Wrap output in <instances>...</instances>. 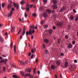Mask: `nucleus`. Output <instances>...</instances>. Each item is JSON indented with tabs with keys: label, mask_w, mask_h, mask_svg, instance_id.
<instances>
[{
	"label": "nucleus",
	"mask_w": 78,
	"mask_h": 78,
	"mask_svg": "<svg viewBox=\"0 0 78 78\" xmlns=\"http://www.w3.org/2000/svg\"><path fill=\"white\" fill-rule=\"evenodd\" d=\"M56 64L58 66H59L60 64V62L59 61H56Z\"/></svg>",
	"instance_id": "obj_20"
},
{
	"label": "nucleus",
	"mask_w": 78,
	"mask_h": 78,
	"mask_svg": "<svg viewBox=\"0 0 78 78\" xmlns=\"http://www.w3.org/2000/svg\"><path fill=\"white\" fill-rule=\"evenodd\" d=\"M33 50L34 51H36V48H34V49Z\"/></svg>",
	"instance_id": "obj_62"
},
{
	"label": "nucleus",
	"mask_w": 78,
	"mask_h": 78,
	"mask_svg": "<svg viewBox=\"0 0 78 78\" xmlns=\"http://www.w3.org/2000/svg\"><path fill=\"white\" fill-rule=\"evenodd\" d=\"M26 76H29V78H33V76L32 75H30V73H28L25 75Z\"/></svg>",
	"instance_id": "obj_4"
},
{
	"label": "nucleus",
	"mask_w": 78,
	"mask_h": 78,
	"mask_svg": "<svg viewBox=\"0 0 78 78\" xmlns=\"http://www.w3.org/2000/svg\"><path fill=\"white\" fill-rule=\"evenodd\" d=\"M75 41H73V45H74L75 44Z\"/></svg>",
	"instance_id": "obj_50"
},
{
	"label": "nucleus",
	"mask_w": 78,
	"mask_h": 78,
	"mask_svg": "<svg viewBox=\"0 0 78 78\" xmlns=\"http://www.w3.org/2000/svg\"><path fill=\"white\" fill-rule=\"evenodd\" d=\"M32 31H31V30L30 29L29 30V33H32Z\"/></svg>",
	"instance_id": "obj_59"
},
{
	"label": "nucleus",
	"mask_w": 78,
	"mask_h": 78,
	"mask_svg": "<svg viewBox=\"0 0 78 78\" xmlns=\"http://www.w3.org/2000/svg\"><path fill=\"white\" fill-rule=\"evenodd\" d=\"M28 61L27 60L25 62H24L25 65V64H27V63H28Z\"/></svg>",
	"instance_id": "obj_43"
},
{
	"label": "nucleus",
	"mask_w": 78,
	"mask_h": 78,
	"mask_svg": "<svg viewBox=\"0 0 78 78\" xmlns=\"http://www.w3.org/2000/svg\"><path fill=\"white\" fill-rule=\"evenodd\" d=\"M8 61V59L5 58L3 60L4 63L5 64H6V62Z\"/></svg>",
	"instance_id": "obj_12"
},
{
	"label": "nucleus",
	"mask_w": 78,
	"mask_h": 78,
	"mask_svg": "<svg viewBox=\"0 0 78 78\" xmlns=\"http://www.w3.org/2000/svg\"><path fill=\"white\" fill-rule=\"evenodd\" d=\"M15 31V27H12L11 31L12 32Z\"/></svg>",
	"instance_id": "obj_15"
},
{
	"label": "nucleus",
	"mask_w": 78,
	"mask_h": 78,
	"mask_svg": "<svg viewBox=\"0 0 78 78\" xmlns=\"http://www.w3.org/2000/svg\"><path fill=\"white\" fill-rule=\"evenodd\" d=\"M36 14L35 13H34L33 14V16H34V17H36Z\"/></svg>",
	"instance_id": "obj_38"
},
{
	"label": "nucleus",
	"mask_w": 78,
	"mask_h": 78,
	"mask_svg": "<svg viewBox=\"0 0 78 78\" xmlns=\"http://www.w3.org/2000/svg\"><path fill=\"white\" fill-rule=\"evenodd\" d=\"M43 47L44 48L45 47V46L44 45V44L43 45Z\"/></svg>",
	"instance_id": "obj_58"
},
{
	"label": "nucleus",
	"mask_w": 78,
	"mask_h": 78,
	"mask_svg": "<svg viewBox=\"0 0 78 78\" xmlns=\"http://www.w3.org/2000/svg\"><path fill=\"white\" fill-rule=\"evenodd\" d=\"M73 18H74V17H73V16H70V19H71V20H73Z\"/></svg>",
	"instance_id": "obj_36"
},
{
	"label": "nucleus",
	"mask_w": 78,
	"mask_h": 78,
	"mask_svg": "<svg viewBox=\"0 0 78 78\" xmlns=\"http://www.w3.org/2000/svg\"><path fill=\"white\" fill-rule=\"evenodd\" d=\"M36 69V68H34V74H35L36 73V72L35 71Z\"/></svg>",
	"instance_id": "obj_42"
},
{
	"label": "nucleus",
	"mask_w": 78,
	"mask_h": 78,
	"mask_svg": "<svg viewBox=\"0 0 78 78\" xmlns=\"http://www.w3.org/2000/svg\"><path fill=\"white\" fill-rule=\"evenodd\" d=\"M2 62H4V60H2L0 61V63H2Z\"/></svg>",
	"instance_id": "obj_46"
},
{
	"label": "nucleus",
	"mask_w": 78,
	"mask_h": 78,
	"mask_svg": "<svg viewBox=\"0 0 78 78\" xmlns=\"http://www.w3.org/2000/svg\"><path fill=\"white\" fill-rule=\"evenodd\" d=\"M16 47L15 46H14V51L15 53H16Z\"/></svg>",
	"instance_id": "obj_34"
},
{
	"label": "nucleus",
	"mask_w": 78,
	"mask_h": 78,
	"mask_svg": "<svg viewBox=\"0 0 78 78\" xmlns=\"http://www.w3.org/2000/svg\"><path fill=\"white\" fill-rule=\"evenodd\" d=\"M58 77V76L56 74H55V78H57Z\"/></svg>",
	"instance_id": "obj_49"
},
{
	"label": "nucleus",
	"mask_w": 78,
	"mask_h": 78,
	"mask_svg": "<svg viewBox=\"0 0 78 78\" xmlns=\"http://www.w3.org/2000/svg\"><path fill=\"white\" fill-rule=\"evenodd\" d=\"M75 20L76 21H78V16H77L75 19Z\"/></svg>",
	"instance_id": "obj_37"
},
{
	"label": "nucleus",
	"mask_w": 78,
	"mask_h": 78,
	"mask_svg": "<svg viewBox=\"0 0 78 78\" xmlns=\"http://www.w3.org/2000/svg\"><path fill=\"white\" fill-rule=\"evenodd\" d=\"M31 52L32 53H34V50L33 49L32 50Z\"/></svg>",
	"instance_id": "obj_56"
},
{
	"label": "nucleus",
	"mask_w": 78,
	"mask_h": 78,
	"mask_svg": "<svg viewBox=\"0 0 78 78\" xmlns=\"http://www.w3.org/2000/svg\"><path fill=\"white\" fill-rule=\"evenodd\" d=\"M68 47L69 48H71L72 47V45L71 44H69L68 45Z\"/></svg>",
	"instance_id": "obj_11"
},
{
	"label": "nucleus",
	"mask_w": 78,
	"mask_h": 78,
	"mask_svg": "<svg viewBox=\"0 0 78 78\" xmlns=\"http://www.w3.org/2000/svg\"><path fill=\"white\" fill-rule=\"evenodd\" d=\"M10 48L11 49L12 48V41L11 42Z\"/></svg>",
	"instance_id": "obj_27"
},
{
	"label": "nucleus",
	"mask_w": 78,
	"mask_h": 78,
	"mask_svg": "<svg viewBox=\"0 0 78 78\" xmlns=\"http://www.w3.org/2000/svg\"><path fill=\"white\" fill-rule=\"evenodd\" d=\"M14 8H12V11H11L10 12L9 14H8V17H9L10 16H11L12 15V14H13V11H14Z\"/></svg>",
	"instance_id": "obj_1"
},
{
	"label": "nucleus",
	"mask_w": 78,
	"mask_h": 78,
	"mask_svg": "<svg viewBox=\"0 0 78 78\" xmlns=\"http://www.w3.org/2000/svg\"><path fill=\"white\" fill-rule=\"evenodd\" d=\"M29 34V32L27 31L26 33V35H27V36H28V34Z\"/></svg>",
	"instance_id": "obj_40"
},
{
	"label": "nucleus",
	"mask_w": 78,
	"mask_h": 78,
	"mask_svg": "<svg viewBox=\"0 0 78 78\" xmlns=\"http://www.w3.org/2000/svg\"><path fill=\"white\" fill-rule=\"evenodd\" d=\"M43 2L44 3V5H45L46 3L47 2V0H43Z\"/></svg>",
	"instance_id": "obj_29"
},
{
	"label": "nucleus",
	"mask_w": 78,
	"mask_h": 78,
	"mask_svg": "<svg viewBox=\"0 0 78 78\" xmlns=\"http://www.w3.org/2000/svg\"><path fill=\"white\" fill-rule=\"evenodd\" d=\"M31 70V68H27L25 70V72L26 73L28 72H29V73H30Z\"/></svg>",
	"instance_id": "obj_5"
},
{
	"label": "nucleus",
	"mask_w": 78,
	"mask_h": 78,
	"mask_svg": "<svg viewBox=\"0 0 78 78\" xmlns=\"http://www.w3.org/2000/svg\"><path fill=\"white\" fill-rule=\"evenodd\" d=\"M13 77L14 78H18V76L17 75H14L13 76Z\"/></svg>",
	"instance_id": "obj_26"
},
{
	"label": "nucleus",
	"mask_w": 78,
	"mask_h": 78,
	"mask_svg": "<svg viewBox=\"0 0 78 78\" xmlns=\"http://www.w3.org/2000/svg\"><path fill=\"white\" fill-rule=\"evenodd\" d=\"M43 7H41L40 8V10H43Z\"/></svg>",
	"instance_id": "obj_51"
},
{
	"label": "nucleus",
	"mask_w": 78,
	"mask_h": 78,
	"mask_svg": "<svg viewBox=\"0 0 78 78\" xmlns=\"http://www.w3.org/2000/svg\"><path fill=\"white\" fill-rule=\"evenodd\" d=\"M49 34H51L52 32V30H49Z\"/></svg>",
	"instance_id": "obj_25"
},
{
	"label": "nucleus",
	"mask_w": 78,
	"mask_h": 78,
	"mask_svg": "<svg viewBox=\"0 0 78 78\" xmlns=\"http://www.w3.org/2000/svg\"><path fill=\"white\" fill-rule=\"evenodd\" d=\"M61 41V40L60 39H59L58 40V44H60V41Z\"/></svg>",
	"instance_id": "obj_30"
},
{
	"label": "nucleus",
	"mask_w": 78,
	"mask_h": 78,
	"mask_svg": "<svg viewBox=\"0 0 78 78\" xmlns=\"http://www.w3.org/2000/svg\"><path fill=\"white\" fill-rule=\"evenodd\" d=\"M0 41L2 43H3L4 40L2 37L0 36Z\"/></svg>",
	"instance_id": "obj_7"
},
{
	"label": "nucleus",
	"mask_w": 78,
	"mask_h": 78,
	"mask_svg": "<svg viewBox=\"0 0 78 78\" xmlns=\"http://www.w3.org/2000/svg\"><path fill=\"white\" fill-rule=\"evenodd\" d=\"M28 55L29 56H30V55H31V52H30L28 53Z\"/></svg>",
	"instance_id": "obj_52"
},
{
	"label": "nucleus",
	"mask_w": 78,
	"mask_h": 78,
	"mask_svg": "<svg viewBox=\"0 0 78 78\" xmlns=\"http://www.w3.org/2000/svg\"><path fill=\"white\" fill-rule=\"evenodd\" d=\"M66 9V8L65 7H62V9H61L60 10V12H62L65 11Z\"/></svg>",
	"instance_id": "obj_3"
},
{
	"label": "nucleus",
	"mask_w": 78,
	"mask_h": 78,
	"mask_svg": "<svg viewBox=\"0 0 78 78\" xmlns=\"http://www.w3.org/2000/svg\"><path fill=\"white\" fill-rule=\"evenodd\" d=\"M13 4L14 6L16 8L17 10H18L19 8V6L18 4H15V3L14 2H13Z\"/></svg>",
	"instance_id": "obj_2"
},
{
	"label": "nucleus",
	"mask_w": 78,
	"mask_h": 78,
	"mask_svg": "<svg viewBox=\"0 0 78 78\" xmlns=\"http://www.w3.org/2000/svg\"><path fill=\"white\" fill-rule=\"evenodd\" d=\"M71 69H74V70L76 69V68H74V66H72V65H71Z\"/></svg>",
	"instance_id": "obj_24"
},
{
	"label": "nucleus",
	"mask_w": 78,
	"mask_h": 78,
	"mask_svg": "<svg viewBox=\"0 0 78 78\" xmlns=\"http://www.w3.org/2000/svg\"><path fill=\"white\" fill-rule=\"evenodd\" d=\"M48 51L47 50H46L45 51V53L46 54H48Z\"/></svg>",
	"instance_id": "obj_33"
},
{
	"label": "nucleus",
	"mask_w": 78,
	"mask_h": 78,
	"mask_svg": "<svg viewBox=\"0 0 78 78\" xmlns=\"http://www.w3.org/2000/svg\"><path fill=\"white\" fill-rule=\"evenodd\" d=\"M30 5L29 4H27V8H30Z\"/></svg>",
	"instance_id": "obj_35"
},
{
	"label": "nucleus",
	"mask_w": 78,
	"mask_h": 78,
	"mask_svg": "<svg viewBox=\"0 0 78 78\" xmlns=\"http://www.w3.org/2000/svg\"><path fill=\"white\" fill-rule=\"evenodd\" d=\"M43 16L44 18H46V17H47V15L46 12H44L43 13Z\"/></svg>",
	"instance_id": "obj_14"
},
{
	"label": "nucleus",
	"mask_w": 78,
	"mask_h": 78,
	"mask_svg": "<svg viewBox=\"0 0 78 78\" xmlns=\"http://www.w3.org/2000/svg\"><path fill=\"white\" fill-rule=\"evenodd\" d=\"M53 29H54V30H55V29H56V27H55V26H54L53 27Z\"/></svg>",
	"instance_id": "obj_53"
},
{
	"label": "nucleus",
	"mask_w": 78,
	"mask_h": 78,
	"mask_svg": "<svg viewBox=\"0 0 78 78\" xmlns=\"http://www.w3.org/2000/svg\"><path fill=\"white\" fill-rule=\"evenodd\" d=\"M25 3V2L23 0H22V1H21V2H20V4L21 5H23V4H24Z\"/></svg>",
	"instance_id": "obj_22"
},
{
	"label": "nucleus",
	"mask_w": 78,
	"mask_h": 78,
	"mask_svg": "<svg viewBox=\"0 0 78 78\" xmlns=\"http://www.w3.org/2000/svg\"><path fill=\"white\" fill-rule=\"evenodd\" d=\"M53 2L54 4V5H56L57 4V2L55 0H53Z\"/></svg>",
	"instance_id": "obj_19"
},
{
	"label": "nucleus",
	"mask_w": 78,
	"mask_h": 78,
	"mask_svg": "<svg viewBox=\"0 0 78 78\" xmlns=\"http://www.w3.org/2000/svg\"><path fill=\"white\" fill-rule=\"evenodd\" d=\"M31 39H34V36L33 35H32L31 36Z\"/></svg>",
	"instance_id": "obj_61"
},
{
	"label": "nucleus",
	"mask_w": 78,
	"mask_h": 78,
	"mask_svg": "<svg viewBox=\"0 0 78 78\" xmlns=\"http://www.w3.org/2000/svg\"><path fill=\"white\" fill-rule=\"evenodd\" d=\"M21 30H22V29L21 28H20L19 30V31L18 33V34H19V33H20V32H21Z\"/></svg>",
	"instance_id": "obj_32"
},
{
	"label": "nucleus",
	"mask_w": 78,
	"mask_h": 78,
	"mask_svg": "<svg viewBox=\"0 0 78 78\" xmlns=\"http://www.w3.org/2000/svg\"><path fill=\"white\" fill-rule=\"evenodd\" d=\"M2 56L3 57H4L5 58L6 57V56L4 55V54H3L2 55Z\"/></svg>",
	"instance_id": "obj_47"
},
{
	"label": "nucleus",
	"mask_w": 78,
	"mask_h": 78,
	"mask_svg": "<svg viewBox=\"0 0 78 78\" xmlns=\"http://www.w3.org/2000/svg\"><path fill=\"white\" fill-rule=\"evenodd\" d=\"M33 57H34V55H33V54H32V56H31V59H32V58H33Z\"/></svg>",
	"instance_id": "obj_57"
},
{
	"label": "nucleus",
	"mask_w": 78,
	"mask_h": 78,
	"mask_svg": "<svg viewBox=\"0 0 78 78\" xmlns=\"http://www.w3.org/2000/svg\"><path fill=\"white\" fill-rule=\"evenodd\" d=\"M62 23H57L56 25L59 27H61L62 26Z\"/></svg>",
	"instance_id": "obj_6"
},
{
	"label": "nucleus",
	"mask_w": 78,
	"mask_h": 78,
	"mask_svg": "<svg viewBox=\"0 0 78 78\" xmlns=\"http://www.w3.org/2000/svg\"><path fill=\"white\" fill-rule=\"evenodd\" d=\"M73 11L75 13H76V10H73Z\"/></svg>",
	"instance_id": "obj_63"
},
{
	"label": "nucleus",
	"mask_w": 78,
	"mask_h": 78,
	"mask_svg": "<svg viewBox=\"0 0 78 78\" xmlns=\"http://www.w3.org/2000/svg\"><path fill=\"white\" fill-rule=\"evenodd\" d=\"M30 28H33V29H34L35 27V26H33V25H32V26H30Z\"/></svg>",
	"instance_id": "obj_28"
},
{
	"label": "nucleus",
	"mask_w": 78,
	"mask_h": 78,
	"mask_svg": "<svg viewBox=\"0 0 78 78\" xmlns=\"http://www.w3.org/2000/svg\"><path fill=\"white\" fill-rule=\"evenodd\" d=\"M2 67L3 68V71H5V67H4V66H3Z\"/></svg>",
	"instance_id": "obj_39"
},
{
	"label": "nucleus",
	"mask_w": 78,
	"mask_h": 78,
	"mask_svg": "<svg viewBox=\"0 0 78 78\" xmlns=\"http://www.w3.org/2000/svg\"><path fill=\"white\" fill-rule=\"evenodd\" d=\"M52 8L54 9H56L57 8V7L56 5H53Z\"/></svg>",
	"instance_id": "obj_9"
},
{
	"label": "nucleus",
	"mask_w": 78,
	"mask_h": 78,
	"mask_svg": "<svg viewBox=\"0 0 78 78\" xmlns=\"http://www.w3.org/2000/svg\"><path fill=\"white\" fill-rule=\"evenodd\" d=\"M20 62L22 65H24L25 63L23 62L22 61H20Z\"/></svg>",
	"instance_id": "obj_21"
},
{
	"label": "nucleus",
	"mask_w": 78,
	"mask_h": 78,
	"mask_svg": "<svg viewBox=\"0 0 78 78\" xmlns=\"http://www.w3.org/2000/svg\"><path fill=\"white\" fill-rule=\"evenodd\" d=\"M74 63H77V60H74Z\"/></svg>",
	"instance_id": "obj_54"
},
{
	"label": "nucleus",
	"mask_w": 78,
	"mask_h": 78,
	"mask_svg": "<svg viewBox=\"0 0 78 78\" xmlns=\"http://www.w3.org/2000/svg\"><path fill=\"white\" fill-rule=\"evenodd\" d=\"M11 4H8L7 6V9H9L10 8H11Z\"/></svg>",
	"instance_id": "obj_23"
},
{
	"label": "nucleus",
	"mask_w": 78,
	"mask_h": 78,
	"mask_svg": "<svg viewBox=\"0 0 78 78\" xmlns=\"http://www.w3.org/2000/svg\"><path fill=\"white\" fill-rule=\"evenodd\" d=\"M51 69L54 70L55 68V66H54V65H51Z\"/></svg>",
	"instance_id": "obj_17"
},
{
	"label": "nucleus",
	"mask_w": 78,
	"mask_h": 78,
	"mask_svg": "<svg viewBox=\"0 0 78 78\" xmlns=\"http://www.w3.org/2000/svg\"><path fill=\"white\" fill-rule=\"evenodd\" d=\"M30 8L27 7L26 10L27 11H29V10Z\"/></svg>",
	"instance_id": "obj_45"
},
{
	"label": "nucleus",
	"mask_w": 78,
	"mask_h": 78,
	"mask_svg": "<svg viewBox=\"0 0 78 78\" xmlns=\"http://www.w3.org/2000/svg\"><path fill=\"white\" fill-rule=\"evenodd\" d=\"M44 42L46 43H47L49 42V40L47 39H45L44 40Z\"/></svg>",
	"instance_id": "obj_13"
},
{
	"label": "nucleus",
	"mask_w": 78,
	"mask_h": 78,
	"mask_svg": "<svg viewBox=\"0 0 78 78\" xmlns=\"http://www.w3.org/2000/svg\"><path fill=\"white\" fill-rule=\"evenodd\" d=\"M5 36H7L8 35V33L6 32V33H5Z\"/></svg>",
	"instance_id": "obj_55"
},
{
	"label": "nucleus",
	"mask_w": 78,
	"mask_h": 78,
	"mask_svg": "<svg viewBox=\"0 0 78 78\" xmlns=\"http://www.w3.org/2000/svg\"><path fill=\"white\" fill-rule=\"evenodd\" d=\"M43 27L44 28H48V26L47 25H44L43 26Z\"/></svg>",
	"instance_id": "obj_31"
},
{
	"label": "nucleus",
	"mask_w": 78,
	"mask_h": 78,
	"mask_svg": "<svg viewBox=\"0 0 78 78\" xmlns=\"http://www.w3.org/2000/svg\"><path fill=\"white\" fill-rule=\"evenodd\" d=\"M47 11L49 13H51V11L50 10L48 9L47 10Z\"/></svg>",
	"instance_id": "obj_41"
},
{
	"label": "nucleus",
	"mask_w": 78,
	"mask_h": 78,
	"mask_svg": "<svg viewBox=\"0 0 78 78\" xmlns=\"http://www.w3.org/2000/svg\"><path fill=\"white\" fill-rule=\"evenodd\" d=\"M12 66L15 68H16L17 67L15 65V64H13V65H12Z\"/></svg>",
	"instance_id": "obj_18"
},
{
	"label": "nucleus",
	"mask_w": 78,
	"mask_h": 78,
	"mask_svg": "<svg viewBox=\"0 0 78 78\" xmlns=\"http://www.w3.org/2000/svg\"><path fill=\"white\" fill-rule=\"evenodd\" d=\"M68 66V62L66 61L65 63V67L66 68H67Z\"/></svg>",
	"instance_id": "obj_8"
},
{
	"label": "nucleus",
	"mask_w": 78,
	"mask_h": 78,
	"mask_svg": "<svg viewBox=\"0 0 78 78\" xmlns=\"http://www.w3.org/2000/svg\"><path fill=\"white\" fill-rule=\"evenodd\" d=\"M2 6L3 8H4L5 7V4L4 3H2Z\"/></svg>",
	"instance_id": "obj_44"
},
{
	"label": "nucleus",
	"mask_w": 78,
	"mask_h": 78,
	"mask_svg": "<svg viewBox=\"0 0 78 78\" xmlns=\"http://www.w3.org/2000/svg\"><path fill=\"white\" fill-rule=\"evenodd\" d=\"M20 73L23 76H26L25 75H24V72H22V71H20Z\"/></svg>",
	"instance_id": "obj_16"
},
{
	"label": "nucleus",
	"mask_w": 78,
	"mask_h": 78,
	"mask_svg": "<svg viewBox=\"0 0 78 78\" xmlns=\"http://www.w3.org/2000/svg\"><path fill=\"white\" fill-rule=\"evenodd\" d=\"M24 16L26 18H27V14L26 13H25V14Z\"/></svg>",
	"instance_id": "obj_48"
},
{
	"label": "nucleus",
	"mask_w": 78,
	"mask_h": 78,
	"mask_svg": "<svg viewBox=\"0 0 78 78\" xmlns=\"http://www.w3.org/2000/svg\"><path fill=\"white\" fill-rule=\"evenodd\" d=\"M34 30H33L32 31V33H34Z\"/></svg>",
	"instance_id": "obj_64"
},
{
	"label": "nucleus",
	"mask_w": 78,
	"mask_h": 78,
	"mask_svg": "<svg viewBox=\"0 0 78 78\" xmlns=\"http://www.w3.org/2000/svg\"><path fill=\"white\" fill-rule=\"evenodd\" d=\"M38 61V59H37V58L36 59V62H37Z\"/></svg>",
	"instance_id": "obj_60"
},
{
	"label": "nucleus",
	"mask_w": 78,
	"mask_h": 78,
	"mask_svg": "<svg viewBox=\"0 0 78 78\" xmlns=\"http://www.w3.org/2000/svg\"><path fill=\"white\" fill-rule=\"evenodd\" d=\"M26 30V29L25 28H23V32L22 33V35L23 36H24V34H25Z\"/></svg>",
	"instance_id": "obj_10"
}]
</instances>
